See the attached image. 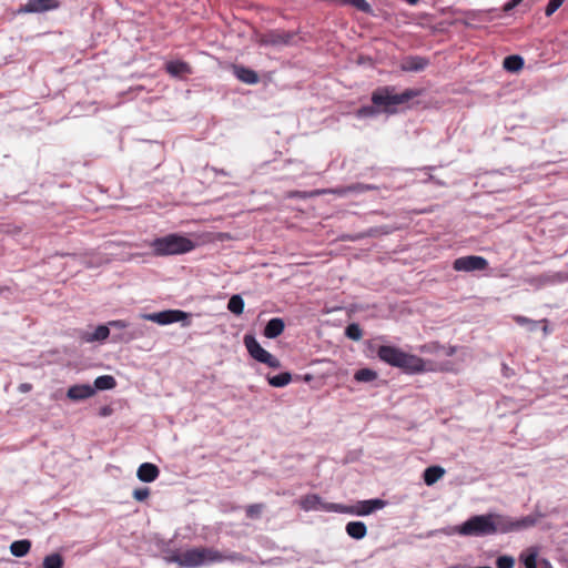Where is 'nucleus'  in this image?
<instances>
[{"mask_svg": "<svg viewBox=\"0 0 568 568\" xmlns=\"http://www.w3.org/2000/svg\"><path fill=\"white\" fill-rule=\"evenodd\" d=\"M346 532L354 539H362L366 536L367 528L363 521H349L346 525Z\"/></svg>", "mask_w": 568, "mask_h": 568, "instance_id": "nucleus-22", "label": "nucleus"}, {"mask_svg": "<svg viewBox=\"0 0 568 568\" xmlns=\"http://www.w3.org/2000/svg\"><path fill=\"white\" fill-rule=\"evenodd\" d=\"M514 321L518 325H531V329H535L537 327V324H538V322L532 321V320H530L528 317H525V316H521V315L514 316Z\"/></svg>", "mask_w": 568, "mask_h": 568, "instance_id": "nucleus-36", "label": "nucleus"}, {"mask_svg": "<svg viewBox=\"0 0 568 568\" xmlns=\"http://www.w3.org/2000/svg\"><path fill=\"white\" fill-rule=\"evenodd\" d=\"M378 111V109L376 106H374V104L372 106H363L358 110V115L359 116H371V115H374L376 114Z\"/></svg>", "mask_w": 568, "mask_h": 568, "instance_id": "nucleus-38", "label": "nucleus"}, {"mask_svg": "<svg viewBox=\"0 0 568 568\" xmlns=\"http://www.w3.org/2000/svg\"><path fill=\"white\" fill-rule=\"evenodd\" d=\"M20 393H29L32 389V385L30 383H22L18 387Z\"/></svg>", "mask_w": 568, "mask_h": 568, "instance_id": "nucleus-41", "label": "nucleus"}, {"mask_svg": "<svg viewBox=\"0 0 568 568\" xmlns=\"http://www.w3.org/2000/svg\"><path fill=\"white\" fill-rule=\"evenodd\" d=\"M63 557L58 552H53L44 557L42 568H63Z\"/></svg>", "mask_w": 568, "mask_h": 568, "instance_id": "nucleus-26", "label": "nucleus"}, {"mask_svg": "<svg viewBox=\"0 0 568 568\" xmlns=\"http://www.w3.org/2000/svg\"><path fill=\"white\" fill-rule=\"evenodd\" d=\"M234 74L236 78L247 84H255L258 82V75L254 70L242 65L234 67Z\"/></svg>", "mask_w": 568, "mask_h": 568, "instance_id": "nucleus-20", "label": "nucleus"}, {"mask_svg": "<svg viewBox=\"0 0 568 568\" xmlns=\"http://www.w3.org/2000/svg\"><path fill=\"white\" fill-rule=\"evenodd\" d=\"M503 67L509 72H518L524 68V59L520 55H508L504 59Z\"/></svg>", "mask_w": 568, "mask_h": 568, "instance_id": "nucleus-23", "label": "nucleus"}, {"mask_svg": "<svg viewBox=\"0 0 568 568\" xmlns=\"http://www.w3.org/2000/svg\"><path fill=\"white\" fill-rule=\"evenodd\" d=\"M496 565L498 568H514L515 560L510 556H500L497 558Z\"/></svg>", "mask_w": 568, "mask_h": 568, "instance_id": "nucleus-35", "label": "nucleus"}, {"mask_svg": "<svg viewBox=\"0 0 568 568\" xmlns=\"http://www.w3.org/2000/svg\"><path fill=\"white\" fill-rule=\"evenodd\" d=\"M169 562H175L182 568H199L216 562H247V558L236 551L223 554L215 548L195 547L185 551H175L168 558Z\"/></svg>", "mask_w": 568, "mask_h": 568, "instance_id": "nucleus-2", "label": "nucleus"}, {"mask_svg": "<svg viewBox=\"0 0 568 568\" xmlns=\"http://www.w3.org/2000/svg\"><path fill=\"white\" fill-rule=\"evenodd\" d=\"M445 474V469L440 466H430L427 467L424 471L423 478L427 486L434 485Z\"/></svg>", "mask_w": 568, "mask_h": 568, "instance_id": "nucleus-21", "label": "nucleus"}, {"mask_svg": "<svg viewBox=\"0 0 568 568\" xmlns=\"http://www.w3.org/2000/svg\"><path fill=\"white\" fill-rule=\"evenodd\" d=\"M94 394V388L88 384L73 385L67 392V396L71 400H83L92 397Z\"/></svg>", "mask_w": 568, "mask_h": 568, "instance_id": "nucleus-13", "label": "nucleus"}, {"mask_svg": "<svg viewBox=\"0 0 568 568\" xmlns=\"http://www.w3.org/2000/svg\"><path fill=\"white\" fill-rule=\"evenodd\" d=\"M294 38L295 34L293 32L276 29L261 33L257 37V43L264 47L280 48L291 44Z\"/></svg>", "mask_w": 568, "mask_h": 568, "instance_id": "nucleus-8", "label": "nucleus"}, {"mask_svg": "<svg viewBox=\"0 0 568 568\" xmlns=\"http://www.w3.org/2000/svg\"><path fill=\"white\" fill-rule=\"evenodd\" d=\"M384 506H385V501L382 499L364 500V501L359 503L355 513L359 516H366L377 509H382Z\"/></svg>", "mask_w": 568, "mask_h": 568, "instance_id": "nucleus-19", "label": "nucleus"}, {"mask_svg": "<svg viewBox=\"0 0 568 568\" xmlns=\"http://www.w3.org/2000/svg\"><path fill=\"white\" fill-rule=\"evenodd\" d=\"M539 516L528 515L514 519L507 515L488 513L469 517L455 527V532L467 537H486L498 534L520 531L536 526Z\"/></svg>", "mask_w": 568, "mask_h": 568, "instance_id": "nucleus-1", "label": "nucleus"}, {"mask_svg": "<svg viewBox=\"0 0 568 568\" xmlns=\"http://www.w3.org/2000/svg\"><path fill=\"white\" fill-rule=\"evenodd\" d=\"M132 496L138 501H144L150 496V489L148 487L136 488L133 490Z\"/></svg>", "mask_w": 568, "mask_h": 568, "instance_id": "nucleus-34", "label": "nucleus"}, {"mask_svg": "<svg viewBox=\"0 0 568 568\" xmlns=\"http://www.w3.org/2000/svg\"><path fill=\"white\" fill-rule=\"evenodd\" d=\"M524 0H510L504 6V11L508 12L520 4Z\"/></svg>", "mask_w": 568, "mask_h": 568, "instance_id": "nucleus-39", "label": "nucleus"}, {"mask_svg": "<svg viewBox=\"0 0 568 568\" xmlns=\"http://www.w3.org/2000/svg\"><path fill=\"white\" fill-rule=\"evenodd\" d=\"M109 325L116 328H125L128 323L125 321L118 320L109 322Z\"/></svg>", "mask_w": 568, "mask_h": 568, "instance_id": "nucleus-40", "label": "nucleus"}, {"mask_svg": "<svg viewBox=\"0 0 568 568\" xmlns=\"http://www.w3.org/2000/svg\"><path fill=\"white\" fill-rule=\"evenodd\" d=\"M354 378L357 382H373L377 378V373L371 368H362L355 373Z\"/></svg>", "mask_w": 568, "mask_h": 568, "instance_id": "nucleus-30", "label": "nucleus"}, {"mask_svg": "<svg viewBox=\"0 0 568 568\" xmlns=\"http://www.w3.org/2000/svg\"><path fill=\"white\" fill-rule=\"evenodd\" d=\"M300 506L303 510L310 511V510H339L341 506L335 504H325L322 498L316 494H308L300 499Z\"/></svg>", "mask_w": 568, "mask_h": 568, "instance_id": "nucleus-11", "label": "nucleus"}, {"mask_svg": "<svg viewBox=\"0 0 568 568\" xmlns=\"http://www.w3.org/2000/svg\"><path fill=\"white\" fill-rule=\"evenodd\" d=\"M428 65V60L418 55H410L403 60L400 69L403 71H422Z\"/></svg>", "mask_w": 568, "mask_h": 568, "instance_id": "nucleus-16", "label": "nucleus"}, {"mask_svg": "<svg viewBox=\"0 0 568 568\" xmlns=\"http://www.w3.org/2000/svg\"><path fill=\"white\" fill-rule=\"evenodd\" d=\"M110 335V328L108 325H99L94 333L84 337L87 342L104 341Z\"/></svg>", "mask_w": 568, "mask_h": 568, "instance_id": "nucleus-28", "label": "nucleus"}, {"mask_svg": "<svg viewBox=\"0 0 568 568\" xmlns=\"http://www.w3.org/2000/svg\"><path fill=\"white\" fill-rule=\"evenodd\" d=\"M187 317V313L180 310H168L159 313L143 315V318L160 325H168L183 321Z\"/></svg>", "mask_w": 568, "mask_h": 568, "instance_id": "nucleus-10", "label": "nucleus"}, {"mask_svg": "<svg viewBox=\"0 0 568 568\" xmlns=\"http://www.w3.org/2000/svg\"><path fill=\"white\" fill-rule=\"evenodd\" d=\"M347 4H351L363 12H368L371 9L366 0H348Z\"/></svg>", "mask_w": 568, "mask_h": 568, "instance_id": "nucleus-37", "label": "nucleus"}, {"mask_svg": "<svg viewBox=\"0 0 568 568\" xmlns=\"http://www.w3.org/2000/svg\"><path fill=\"white\" fill-rule=\"evenodd\" d=\"M115 385H116V382L113 376L102 375V376H99L95 378L93 388H94V390L95 389H100V390L112 389L115 387Z\"/></svg>", "mask_w": 568, "mask_h": 568, "instance_id": "nucleus-25", "label": "nucleus"}, {"mask_svg": "<svg viewBox=\"0 0 568 568\" xmlns=\"http://www.w3.org/2000/svg\"><path fill=\"white\" fill-rule=\"evenodd\" d=\"M31 548V541L28 539L16 540L10 545V551L16 557L26 556Z\"/></svg>", "mask_w": 568, "mask_h": 568, "instance_id": "nucleus-24", "label": "nucleus"}, {"mask_svg": "<svg viewBox=\"0 0 568 568\" xmlns=\"http://www.w3.org/2000/svg\"><path fill=\"white\" fill-rule=\"evenodd\" d=\"M409 4H415L417 3L418 0H406Z\"/></svg>", "mask_w": 568, "mask_h": 568, "instance_id": "nucleus-42", "label": "nucleus"}, {"mask_svg": "<svg viewBox=\"0 0 568 568\" xmlns=\"http://www.w3.org/2000/svg\"><path fill=\"white\" fill-rule=\"evenodd\" d=\"M227 308L235 315H241L244 311V301L240 295H233L227 303Z\"/></svg>", "mask_w": 568, "mask_h": 568, "instance_id": "nucleus-29", "label": "nucleus"}, {"mask_svg": "<svg viewBox=\"0 0 568 568\" xmlns=\"http://www.w3.org/2000/svg\"><path fill=\"white\" fill-rule=\"evenodd\" d=\"M248 354L257 362L272 368L281 367V362L274 355L264 349L253 335L246 334L243 338Z\"/></svg>", "mask_w": 568, "mask_h": 568, "instance_id": "nucleus-6", "label": "nucleus"}, {"mask_svg": "<svg viewBox=\"0 0 568 568\" xmlns=\"http://www.w3.org/2000/svg\"><path fill=\"white\" fill-rule=\"evenodd\" d=\"M488 267V261L483 256L468 255L454 261L453 268L457 272L484 271Z\"/></svg>", "mask_w": 568, "mask_h": 568, "instance_id": "nucleus-9", "label": "nucleus"}, {"mask_svg": "<svg viewBox=\"0 0 568 568\" xmlns=\"http://www.w3.org/2000/svg\"><path fill=\"white\" fill-rule=\"evenodd\" d=\"M165 71L172 77H182L184 74H191V65L181 60L169 61L165 63Z\"/></svg>", "mask_w": 568, "mask_h": 568, "instance_id": "nucleus-17", "label": "nucleus"}, {"mask_svg": "<svg viewBox=\"0 0 568 568\" xmlns=\"http://www.w3.org/2000/svg\"><path fill=\"white\" fill-rule=\"evenodd\" d=\"M264 509V504H252L245 508V514L247 518L256 519L261 516Z\"/></svg>", "mask_w": 568, "mask_h": 568, "instance_id": "nucleus-32", "label": "nucleus"}, {"mask_svg": "<svg viewBox=\"0 0 568 568\" xmlns=\"http://www.w3.org/2000/svg\"><path fill=\"white\" fill-rule=\"evenodd\" d=\"M60 4L59 0H28V2L19 9V12L42 13L57 10L60 8Z\"/></svg>", "mask_w": 568, "mask_h": 568, "instance_id": "nucleus-12", "label": "nucleus"}, {"mask_svg": "<svg viewBox=\"0 0 568 568\" xmlns=\"http://www.w3.org/2000/svg\"><path fill=\"white\" fill-rule=\"evenodd\" d=\"M377 356L382 362L397 367L406 374H418L427 371L426 362L422 357L407 353L396 346H379Z\"/></svg>", "mask_w": 568, "mask_h": 568, "instance_id": "nucleus-3", "label": "nucleus"}, {"mask_svg": "<svg viewBox=\"0 0 568 568\" xmlns=\"http://www.w3.org/2000/svg\"><path fill=\"white\" fill-rule=\"evenodd\" d=\"M567 381H568V375H567Z\"/></svg>", "mask_w": 568, "mask_h": 568, "instance_id": "nucleus-43", "label": "nucleus"}, {"mask_svg": "<svg viewBox=\"0 0 568 568\" xmlns=\"http://www.w3.org/2000/svg\"><path fill=\"white\" fill-rule=\"evenodd\" d=\"M292 381V375L288 372L281 373L275 376H268L267 382L273 387H284Z\"/></svg>", "mask_w": 568, "mask_h": 568, "instance_id": "nucleus-27", "label": "nucleus"}, {"mask_svg": "<svg viewBox=\"0 0 568 568\" xmlns=\"http://www.w3.org/2000/svg\"><path fill=\"white\" fill-rule=\"evenodd\" d=\"M284 321L280 317H275L267 322L263 334L267 338H276L284 332Z\"/></svg>", "mask_w": 568, "mask_h": 568, "instance_id": "nucleus-18", "label": "nucleus"}, {"mask_svg": "<svg viewBox=\"0 0 568 568\" xmlns=\"http://www.w3.org/2000/svg\"><path fill=\"white\" fill-rule=\"evenodd\" d=\"M373 190H377V186L371 185V184L355 183V184H352L348 186L337 187L334 190H315L310 193L295 191V192L291 193V196L292 197L298 196V197L305 199V197L316 196V195L326 194V193H332V194L343 196L349 192L362 193L365 191H373Z\"/></svg>", "mask_w": 568, "mask_h": 568, "instance_id": "nucleus-7", "label": "nucleus"}, {"mask_svg": "<svg viewBox=\"0 0 568 568\" xmlns=\"http://www.w3.org/2000/svg\"><path fill=\"white\" fill-rule=\"evenodd\" d=\"M564 3V0H549L548 4L545 9V14L547 17L552 16Z\"/></svg>", "mask_w": 568, "mask_h": 568, "instance_id": "nucleus-33", "label": "nucleus"}, {"mask_svg": "<svg viewBox=\"0 0 568 568\" xmlns=\"http://www.w3.org/2000/svg\"><path fill=\"white\" fill-rule=\"evenodd\" d=\"M153 253L156 256L184 254L194 250L195 244L192 240L180 235L169 234L163 237H158L151 243Z\"/></svg>", "mask_w": 568, "mask_h": 568, "instance_id": "nucleus-5", "label": "nucleus"}, {"mask_svg": "<svg viewBox=\"0 0 568 568\" xmlns=\"http://www.w3.org/2000/svg\"><path fill=\"white\" fill-rule=\"evenodd\" d=\"M160 475V470L156 465L152 463H143L139 466L136 476L143 483H152Z\"/></svg>", "mask_w": 568, "mask_h": 568, "instance_id": "nucleus-15", "label": "nucleus"}, {"mask_svg": "<svg viewBox=\"0 0 568 568\" xmlns=\"http://www.w3.org/2000/svg\"><path fill=\"white\" fill-rule=\"evenodd\" d=\"M520 559L524 562L525 568H551L547 560L538 559V554L534 548H530L523 554Z\"/></svg>", "mask_w": 568, "mask_h": 568, "instance_id": "nucleus-14", "label": "nucleus"}, {"mask_svg": "<svg viewBox=\"0 0 568 568\" xmlns=\"http://www.w3.org/2000/svg\"><path fill=\"white\" fill-rule=\"evenodd\" d=\"M345 334L353 341H359L363 337V331L356 323L349 324L345 329Z\"/></svg>", "mask_w": 568, "mask_h": 568, "instance_id": "nucleus-31", "label": "nucleus"}, {"mask_svg": "<svg viewBox=\"0 0 568 568\" xmlns=\"http://www.w3.org/2000/svg\"><path fill=\"white\" fill-rule=\"evenodd\" d=\"M420 93L422 91L416 89H406L402 93H397L395 87L385 85L374 90L371 100L379 112L394 114L397 112V105L407 103Z\"/></svg>", "mask_w": 568, "mask_h": 568, "instance_id": "nucleus-4", "label": "nucleus"}]
</instances>
